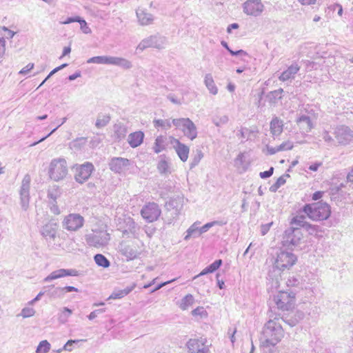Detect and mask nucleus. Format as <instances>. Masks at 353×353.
Returning <instances> with one entry per match:
<instances>
[{
    "mask_svg": "<svg viewBox=\"0 0 353 353\" xmlns=\"http://www.w3.org/2000/svg\"><path fill=\"white\" fill-rule=\"evenodd\" d=\"M281 321L283 319L274 318L269 320L263 327V336L267 345H275L284 336V330L282 327Z\"/></svg>",
    "mask_w": 353,
    "mask_h": 353,
    "instance_id": "nucleus-1",
    "label": "nucleus"
},
{
    "mask_svg": "<svg viewBox=\"0 0 353 353\" xmlns=\"http://www.w3.org/2000/svg\"><path fill=\"white\" fill-rule=\"evenodd\" d=\"M301 212H304L309 219L315 221L326 220L331 214L330 206L322 201L306 204Z\"/></svg>",
    "mask_w": 353,
    "mask_h": 353,
    "instance_id": "nucleus-2",
    "label": "nucleus"
},
{
    "mask_svg": "<svg viewBox=\"0 0 353 353\" xmlns=\"http://www.w3.org/2000/svg\"><path fill=\"white\" fill-rule=\"evenodd\" d=\"M48 177L53 181L60 182L66 179L68 175V165L65 158L52 159L48 168Z\"/></svg>",
    "mask_w": 353,
    "mask_h": 353,
    "instance_id": "nucleus-3",
    "label": "nucleus"
},
{
    "mask_svg": "<svg viewBox=\"0 0 353 353\" xmlns=\"http://www.w3.org/2000/svg\"><path fill=\"white\" fill-rule=\"evenodd\" d=\"M296 261V256L291 251L281 249L274 259V268L279 271L290 270Z\"/></svg>",
    "mask_w": 353,
    "mask_h": 353,
    "instance_id": "nucleus-4",
    "label": "nucleus"
},
{
    "mask_svg": "<svg viewBox=\"0 0 353 353\" xmlns=\"http://www.w3.org/2000/svg\"><path fill=\"white\" fill-rule=\"evenodd\" d=\"M172 123L176 128L182 131L185 137L191 141L197 137L196 126L189 118L174 119H172Z\"/></svg>",
    "mask_w": 353,
    "mask_h": 353,
    "instance_id": "nucleus-5",
    "label": "nucleus"
},
{
    "mask_svg": "<svg viewBox=\"0 0 353 353\" xmlns=\"http://www.w3.org/2000/svg\"><path fill=\"white\" fill-rule=\"evenodd\" d=\"M274 301L278 309L283 311H289L294 307L295 294L293 292L279 290L274 295Z\"/></svg>",
    "mask_w": 353,
    "mask_h": 353,
    "instance_id": "nucleus-6",
    "label": "nucleus"
},
{
    "mask_svg": "<svg viewBox=\"0 0 353 353\" xmlns=\"http://www.w3.org/2000/svg\"><path fill=\"white\" fill-rule=\"evenodd\" d=\"M85 241L90 246L101 248L105 246L110 238V234L103 230H92L85 236Z\"/></svg>",
    "mask_w": 353,
    "mask_h": 353,
    "instance_id": "nucleus-7",
    "label": "nucleus"
},
{
    "mask_svg": "<svg viewBox=\"0 0 353 353\" xmlns=\"http://www.w3.org/2000/svg\"><path fill=\"white\" fill-rule=\"evenodd\" d=\"M303 234L300 229L290 227L285 231L283 244L288 248L299 247L302 242Z\"/></svg>",
    "mask_w": 353,
    "mask_h": 353,
    "instance_id": "nucleus-8",
    "label": "nucleus"
},
{
    "mask_svg": "<svg viewBox=\"0 0 353 353\" xmlns=\"http://www.w3.org/2000/svg\"><path fill=\"white\" fill-rule=\"evenodd\" d=\"M165 37L158 34L152 35L141 40L137 47V50L142 52L148 48L162 49L165 47Z\"/></svg>",
    "mask_w": 353,
    "mask_h": 353,
    "instance_id": "nucleus-9",
    "label": "nucleus"
},
{
    "mask_svg": "<svg viewBox=\"0 0 353 353\" xmlns=\"http://www.w3.org/2000/svg\"><path fill=\"white\" fill-rule=\"evenodd\" d=\"M62 223L66 230L74 232L83 227L84 218L79 214H69L65 216Z\"/></svg>",
    "mask_w": 353,
    "mask_h": 353,
    "instance_id": "nucleus-10",
    "label": "nucleus"
},
{
    "mask_svg": "<svg viewBox=\"0 0 353 353\" xmlns=\"http://www.w3.org/2000/svg\"><path fill=\"white\" fill-rule=\"evenodd\" d=\"M265 6L261 0H247L243 4V12L252 17H259L264 11Z\"/></svg>",
    "mask_w": 353,
    "mask_h": 353,
    "instance_id": "nucleus-11",
    "label": "nucleus"
},
{
    "mask_svg": "<svg viewBox=\"0 0 353 353\" xmlns=\"http://www.w3.org/2000/svg\"><path fill=\"white\" fill-rule=\"evenodd\" d=\"M141 216L148 222L156 221L161 215V210L155 203H149L143 207L141 211Z\"/></svg>",
    "mask_w": 353,
    "mask_h": 353,
    "instance_id": "nucleus-12",
    "label": "nucleus"
},
{
    "mask_svg": "<svg viewBox=\"0 0 353 353\" xmlns=\"http://www.w3.org/2000/svg\"><path fill=\"white\" fill-rule=\"evenodd\" d=\"M79 272L76 269H58L52 271L43 279V282L49 283L54 280L62 279L66 276H78Z\"/></svg>",
    "mask_w": 353,
    "mask_h": 353,
    "instance_id": "nucleus-13",
    "label": "nucleus"
},
{
    "mask_svg": "<svg viewBox=\"0 0 353 353\" xmlns=\"http://www.w3.org/2000/svg\"><path fill=\"white\" fill-rule=\"evenodd\" d=\"M119 252L128 260H133L138 257L140 251L133 243L122 241L119 245Z\"/></svg>",
    "mask_w": 353,
    "mask_h": 353,
    "instance_id": "nucleus-14",
    "label": "nucleus"
},
{
    "mask_svg": "<svg viewBox=\"0 0 353 353\" xmlns=\"http://www.w3.org/2000/svg\"><path fill=\"white\" fill-rule=\"evenodd\" d=\"M30 178L29 175H26L22 181L20 189V199L21 208L23 210H27L30 201Z\"/></svg>",
    "mask_w": 353,
    "mask_h": 353,
    "instance_id": "nucleus-15",
    "label": "nucleus"
},
{
    "mask_svg": "<svg viewBox=\"0 0 353 353\" xmlns=\"http://www.w3.org/2000/svg\"><path fill=\"white\" fill-rule=\"evenodd\" d=\"M335 137L340 144H349L353 141V131L347 126L341 125L335 130Z\"/></svg>",
    "mask_w": 353,
    "mask_h": 353,
    "instance_id": "nucleus-16",
    "label": "nucleus"
},
{
    "mask_svg": "<svg viewBox=\"0 0 353 353\" xmlns=\"http://www.w3.org/2000/svg\"><path fill=\"white\" fill-rule=\"evenodd\" d=\"M130 165V161L125 158L122 157H114L110 159L109 162L110 169L118 174L124 173L128 170Z\"/></svg>",
    "mask_w": 353,
    "mask_h": 353,
    "instance_id": "nucleus-17",
    "label": "nucleus"
},
{
    "mask_svg": "<svg viewBox=\"0 0 353 353\" xmlns=\"http://www.w3.org/2000/svg\"><path fill=\"white\" fill-rule=\"evenodd\" d=\"M94 170V165L89 162L81 165L77 168L74 179L77 182L83 183L86 181L90 176Z\"/></svg>",
    "mask_w": 353,
    "mask_h": 353,
    "instance_id": "nucleus-18",
    "label": "nucleus"
},
{
    "mask_svg": "<svg viewBox=\"0 0 353 353\" xmlns=\"http://www.w3.org/2000/svg\"><path fill=\"white\" fill-rule=\"evenodd\" d=\"M170 143L173 145V148L179 159L183 162H185L188 159L190 152L189 147L184 143H181L179 139L172 137H170Z\"/></svg>",
    "mask_w": 353,
    "mask_h": 353,
    "instance_id": "nucleus-19",
    "label": "nucleus"
},
{
    "mask_svg": "<svg viewBox=\"0 0 353 353\" xmlns=\"http://www.w3.org/2000/svg\"><path fill=\"white\" fill-rule=\"evenodd\" d=\"M57 230L58 226L56 223H48L42 227L41 233L47 241L51 243L52 241H56Z\"/></svg>",
    "mask_w": 353,
    "mask_h": 353,
    "instance_id": "nucleus-20",
    "label": "nucleus"
},
{
    "mask_svg": "<svg viewBox=\"0 0 353 353\" xmlns=\"http://www.w3.org/2000/svg\"><path fill=\"white\" fill-rule=\"evenodd\" d=\"M299 130L303 133H307L314 128L311 118L306 114L300 115L296 120Z\"/></svg>",
    "mask_w": 353,
    "mask_h": 353,
    "instance_id": "nucleus-21",
    "label": "nucleus"
},
{
    "mask_svg": "<svg viewBox=\"0 0 353 353\" xmlns=\"http://www.w3.org/2000/svg\"><path fill=\"white\" fill-rule=\"evenodd\" d=\"M137 17L138 19V22L141 26H148L153 23L154 17L153 15L148 12L144 9L139 8L136 11Z\"/></svg>",
    "mask_w": 353,
    "mask_h": 353,
    "instance_id": "nucleus-22",
    "label": "nucleus"
},
{
    "mask_svg": "<svg viewBox=\"0 0 353 353\" xmlns=\"http://www.w3.org/2000/svg\"><path fill=\"white\" fill-rule=\"evenodd\" d=\"M205 339H191L187 343L188 348L190 353H199L203 352L205 349Z\"/></svg>",
    "mask_w": 353,
    "mask_h": 353,
    "instance_id": "nucleus-23",
    "label": "nucleus"
},
{
    "mask_svg": "<svg viewBox=\"0 0 353 353\" xmlns=\"http://www.w3.org/2000/svg\"><path fill=\"white\" fill-rule=\"evenodd\" d=\"M144 133L142 131H136L130 133L128 137V143L134 148L139 146L143 141Z\"/></svg>",
    "mask_w": 353,
    "mask_h": 353,
    "instance_id": "nucleus-24",
    "label": "nucleus"
},
{
    "mask_svg": "<svg viewBox=\"0 0 353 353\" xmlns=\"http://www.w3.org/2000/svg\"><path fill=\"white\" fill-rule=\"evenodd\" d=\"M300 67L297 63H293L288 68L287 70L283 71L279 77V80L282 81H288L290 79H294L295 74L299 71Z\"/></svg>",
    "mask_w": 353,
    "mask_h": 353,
    "instance_id": "nucleus-25",
    "label": "nucleus"
},
{
    "mask_svg": "<svg viewBox=\"0 0 353 353\" xmlns=\"http://www.w3.org/2000/svg\"><path fill=\"white\" fill-rule=\"evenodd\" d=\"M110 65L119 66L124 70H130L132 68V63L130 61L119 57L110 56Z\"/></svg>",
    "mask_w": 353,
    "mask_h": 353,
    "instance_id": "nucleus-26",
    "label": "nucleus"
},
{
    "mask_svg": "<svg viewBox=\"0 0 353 353\" xmlns=\"http://www.w3.org/2000/svg\"><path fill=\"white\" fill-rule=\"evenodd\" d=\"M283 129V122L277 117H274L270 122V132L272 136H279Z\"/></svg>",
    "mask_w": 353,
    "mask_h": 353,
    "instance_id": "nucleus-27",
    "label": "nucleus"
},
{
    "mask_svg": "<svg viewBox=\"0 0 353 353\" xmlns=\"http://www.w3.org/2000/svg\"><path fill=\"white\" fill-rule=\"evenodd\" d=\"M157 169L160 174L167 175L171 173L170 163L165 156H160V160L157 165Z\"/></svg>",
    "mask_w": 353,
    "mask_h": 353,
    "instance_id": "nucleus-28",
    "label": "nucleus"
},
{
    "mask_svg": "<svg viewBox=\"0 0 353 353\" xmlns=\"http://www.w3.org/2000/svg\"><path fill=\"white\" fill-rule=\"evenodd\" d=\"M199 222L196 221L194 223L186 232V235L184 236L185 241H188L190 238H197L200 236L201 234L200 233V230L199 225Z\"/></svg>",
    "mask_w": 353,
    "mask_h": 353,
    "instance_id": "nucleus-29",
    "label": "nucleus"
},
{
    "mask_svg": "<svg viewBox=\"0 0 353 353\" xmlns=\"http://www.w3.org/2000/svg\"><path fill=\"white\" fill-rule=\"evenodd\" d=\"M166 140H167L166 137H165L164 136H162V135L158 136L156 138L153 148H152L153 151L156 154H159L165 150Z\"/></svg>",
    "mask_w": 353,
    "mask_h": 353,
    "instance_id": "nucleus-30",
    "label": "nucleus"
},
{
    "mask_svg": "<svg viewBox=\"0 0 353 353\" xmlns=\"http://www.w3.org/2000/svg\"><path fill=\"white\" fill-rule=\"evenodd\" d=\"M204 83L210 94L216 95L218 93V88L211 74H205Z\"/></svg>",
    "mask_w": 353,
    "mask_h": 353,
    "instance_id": "nucleus-31",
    "label": "nucleus"
},
{
    "mask_svg": "<svg viewBox=\"0 0 353 353\" xmlns=\"http://www.w3.org/2000/svg\"><path fill=\"white\" fill-rule=\"evenodd\" d=\"M135 285H133L130 287H126L123 290H115L111 295L109 296L110 299H121L126 295H128L130 292L132 291V290L134 288Z\"/></svg>",
    "mask_w": 353,
    "mask_h": 353,
    "instance_id": "nucleus-32",
    "label": "nucleus"
},
{
    "mask_svg": "<svg viewBox=\"0 0 353 353\" xmlns=\"http://www.w3.org/2000/svg\"><path fill=\"white\" fill-rule=\"evenodd\" d=\"M194 301L193 295L188 294L181 299L178 305L181 310H186L194 304Z\"/></svg>",
    "mask_w": 353,
    "mask_h": 353,
    "instance_id": "nucleus-33",
    "label": "nucleus"
},
{
    "mask_svg": "<svg viewBox=\"0 0 353 353\" xmlns=\"http://www.w3.org/2000/svg\"><path fill=\"white\" fill-rule=\"evenodd\" d=\"M114 132L115 137L119 140L123 139L128 133V128L121 123L115 124L114 125Z\"/></svg>",
    "mask_w": 353,
    "mask_h": 353,
    "instance_id": "nucleus-34",
    "label": "nucleus"
},
{
    "mask_svg": "<svg viewBox=\"0 0 353 353\" xmlns=\"http://www.w3.org/2000/svg\"><path fill=\"white\" fill-rule=\"evenodd\" d=\"M308 223L305 221V216L303 214H297L290 221L291 227L300 229V228H305Z\"/></svg>",
    "mask_w": 353,
    "mask_h": 353,
    "instance_id": "nucleus-35",
    "label": "nucleus"
},
{
    "mask_svg": "<svg viewBox=\"0 0 353 353\" xmlns=\"http://www.w3.org/2000/svg\"><path fill=\"white\" fill-rule=\"evenodd\" d=\"M86 143L87 138L79 137L70 142L69 147L74 151H79L86 145Z\"/></svg>",
    "mask_w": 353,
    "mask_h": 353,
    "instance_id": "nucleus-36",
    "label": "nucleus"
},
{
    "mask_svg": "<svg viewBox=\"0 0 353 353\" xmlns=\"http://www.w3.org/2000/svg\"><path fill=\"white\" fill-rule=\"evenodd\" d=\"M110 121V117L107 114H99L95 122L97 128L100 129L106 126Z\"/></svg>",
    "mask_w": 353,
    "mask_h": 353,
    "instance_id": "nucleus-37",
    "label": "nucleus"
},
{
    "mask_svg": "<svg viewBox=\"0 0 353 353\" xmlns=\"http://www.w3.org/2000/svg\"><path fill=\"white\" fill-rule=\"evenodd\" d=\"M110 56H97L87 60L88 63L107 64L110 65Z\"/></svg>",
    "mask_w": 353,
    "mask_h": 353,
    "instance_id": "nucleus-38",
    "label": "nucleus"
},
{
    "mask_svg": "<svg viewBox=\"0 0 353 353\" xmlns=\"http://www.w3.org/2000/svg\"><path fill=\"white\" fill-rule=\"evenodd\" d=\"M61 192L57 185L50 187L48 190V198L50 201H55L61 196Z\"/></svg>",
    "mask_w": 353,
    "mask_h": 353,
    "instance_id": "nucleus-39",
    "label": "nucleus"
},
{
    "mask_svg": "<svg viewBox=\"0 0 353 353\" xmlns=\"http://www.w3.org/2000/svg\"><path fill=\"white\" fill-rule=\"evenodd\" d=\"M228 121L229 118L227 115L215 114L212 117V121L216 127H222L225 125Z\"/></svg>",
    "mask_w": 353,
    "mask_h": 353,
    "instance_id": "nucleus-40",
    "label": "nucleus"
},
{
    "mask_svg": "<svg viewBox=\"0 0 353 353\" xmlns=\"http://www.w3.org/2000/svg\"><path fill=\"white\" fill-rule=\"evenodd\" d=\"M245 157L243 153H239L234 159V166L239 170L245 172L248 165L244 163Z\"/></svg>",
    "mask_w": 353,
    "mask_h": 353,
    "instance_id": "nucleus-41",
    "label": "nucleus"
},
{
    "mask_svg": "<svg viewBox=\"0 0 353 353\" xmlns=\"http://www.w3.org/2000/svg\"><path fill=\"white\" fill-rule=\"evenodd\" d=\"M94 260L96 263V264L100 267L103 268H108L110 265V263L109 260L103 254H97L94 256Z\"/></svg>",
    "mask_w": 353,
    "mask_h": 353,
    "instance_id": "nucleus-42",
    "label": "nucleus"
},
{
    "mask_svg": "<svg viewBox=\"0 0 353 353\" xmlns=\"http://www.w3.org/2000/svg\"><path fill=\"white\" fill-rule=\"evenodd\" d=\"M165 205L168 210L176 209L177 210L178 208L183 205V198L177 197L176 199H170L166 202Z\"/></svg>",
    "mask_w": 353,
    "mask_h": 353,
    "instance_id": "nucleus-43",
    "label": "nucleus"
},
{
    "mask_svg": "<svg viewBox=\"0 0 353 353\" xmlns=\"http://www.w3.org/2000/svg\"><path fill=\"white\" fill-rule=\"evenodd\" d=\"M154 125L156 128L161 127L164 130L170 129L172 127V121L169 119H155L153 121Z\"/></svg>",
    "mask_w": 353,
    "mask_h": 353,
    "instance_id": "nucleus-44",
    "label": "nucleus"
},
{
    "mask_svg": "<svg viewBox=\"0 0 353 353\" xmlns=\"http://www.w3.org/2000/svg\"><path fill=\"white\" fill-rule=\"evenodd\" d=\"M191 314L193 316H199L201 319H205L208 315L206 310L202 306H199L194 309L191 312Z\"/></svg>",
    "mask_w": 353,
    "mask_h": 353,
    "instance_id": "nucleus-45",
    "label": "nucleus"
},
{
    "mask_svg": "<svg viewBox=\"0 0 353 353\" xmlns=\"http://www.w3.org/2000/svg\"><path fill=\"white\" fill-rule=\"evenodd\" d=\"M72 312L68 307H63L59 315V320L62 323L67 322L68 317L72 314Z\"/></svg>",
    "mask_w": 353,
    "mask_h": 353,
    "instance_id": "nucleus-46",
    "label": "nucleus"
},
{
    "mask_svg": "<svg viewBox=\"0 0 353 353\" xmlns=\"http://www.w3.org/2000/svg\"><path fill=\"white\" fill-rule=\"evenodd\" d=\"M203 157V154L200 150H197L196 154L193 157L191 163L190 164V169H192L195 166H196L202 158Z\"/></svg>",
    "mask_w": 353,
    "mask_h": 353,
    "instance_id": "nucleus-47",
    "label": "nucleus"
},
{
    "mask_svg": "<svg viewBox=\"0 0 353 353\" xmlns=\"http://www.w3.org/2000/svg\"><path fill=\"white\" fill-rule=\"evenodd\" d=\"M30 306V305L23 307L21 310V312L19 315L21 316L23 318H29L33 316L35 314L36 311L33 307Z\"/></svg>",
    "mask_w": 353,
    "mask_h": 353,
    "instance_id": "nucleus-48",
    "label": "nucleus"
},
{
    "mask_svg": "<svg viewBox=\"0 0 353 353\" xmlns=\"http://www.w3.org/2000/svg\"><path fill=\"white\" fill-rule=\"evenodd\" d=\"M50 349V344L46 340H44L39 343L37 348V353H47Z\"/></svg>",
    "mask_w": 353,
    "mask_h": 353,
    "instance_id": "nucleus-49",
    "label": "nucleus"
},
{
    "mask_svg": "<svg viewBox=\"0 0 353 353\" xmlns=\"http://www.w3.org/2000/svg\"><path fill=\"white\" fill-rule=\"evenodd\" d=\"M301 283V278L299 276H290L286 281L288 287H297Z\"/></svg>",
    "mask_w": 353,
    "mask_h": 353,
    "instance_id": "nucleus-50",
    "label": "nucleus"
},
{
    "mask_svg": "<svg viewBox=\"0 0 353 353\" xmlns=\"http://www.w3.org/2000/svg\"><path fill=\"white\" fill-rule=\"evenodd\" d=\"M285 183V179L283 176L279 177L276 181L270 186V190L272 192H275L281 185Z\"/></svg>",
    "mask_w": 353,
    "mask_h": 353,
    "instance_id": "nucleus-51",
    "label": "nucleus"
},
{
    "mask_svg": "<svg viewBox=\"0 0 353 353\" xmlns=\"http://www.w3.org/2000/svg\"><path fill=\"white\" fill-rule=\"evenodd\" d=\"M283 92V90L281 88L270 92L268 94V97L272 102L275 103L276 100L281 99Z\"/></svg>",
    "mask_w": 353,
    "mask_h": 353,
    "instance_id": "nucleus-52",
    "label": "nucleus"
},
{
    "mask_svg": "<svg viewBox=\"0 0 353 353\" xmlns=\"http://www.w3.org/2000/svg\"><path fill=\"white\" fill-rule=\"evenodd\" d=\"M81 340H69L67 343L63 345L61 349L57 350V352L60 353L63 350L71 352L72 350V345L76 344L81 341Z\"/></svg>",
    "mask_w": 353,
    "mask_h": 353,
    "instance_id": "nucleus-53",
    "label": "nucleus"
},
{
    "mask_svg": "<svg viewBox=\"0 0 353 353\" xmlns=\"http://www.w3.org/2000/svg\"><path fill=\"white\" fill-rule=\"evenodd\" d=\"M64 296L63 287H57L50 294V296L53 299L62 298Z\"/></svg>",
    "mask_w": 353,
    "mask_h": 353,
    "instance_id": "nucleus-54",
    "label": "nucleus"
},
{
    "mask_svg": "<svg viewBox=\"0 0 353 353\" xmlns=\"http://www.w3.org/2000/svg\"><path fill=\"white\" fill-rule=\"evenodd\" d=\"M78 23H79L81 30L84 34H90L92 32L90 28L88 26L87 22L84 19L79 17Z\"/></svg>",
    "mask_w": 353,
    "mask_h": 353,
    "instance_id": "nucleus-55",
    "label": "nucleus"
},
{
    "mask_svg": "<svg viewBox=\"0 0 353 353\" xmlns=\"http://www.w3.org/2000/svg\"><path fill=\"white\" fill-rule=\"evenodd\" d=\"M62 120V123H61L59 125H58L55 128H54L47 136H46L45 137L41 139L39 141H37V142H34V143H32L31 145H36L37 143L44 141L46 138H48V137H50L52 133H54L61 125H63L67 120L66 117H63L61 119Z\"/></svg>",
    "mask_w": 353,
    "mask_h": 353,
    "instance_id": "nucleus-56",
    "label": "nucleus"
},
{
    "mask_svg": "<svg viewBox=\"0 0 353 353\" xmlns=\"http://www.w3.org/2000/svg\"><path fill=\"white\" fill-rule=\"evenodd\" d=\"M293 143L290 141L283 142L278 146L279 151L288 150L293 148Z\"/></svg>",
    "mask_w": 353,
    "mask_h": 353,
    "instance_id": "nucleus-57",
    "label": "nucleus"
},
{
    "mask_svg": "<svg viewBox=\"0 0 353 353\" xmlns=\"http://www.w3.org/2000/svg\"><path fill=\"white\" fill-rule=\"evenodd\" d=\"M50 208L51 212L54 214L58 215L61 213L59 206L57 204V201H49Z\"/></svg>",
    "mask_w": 353,
    "mask_h": 353,
    "instance_id": "nucleus-58",
    "label": "nucleus"
},
{
    "mask_svg": "<svg viewBox=\"0 0 353 353\" xmlns=\"http://www.w3.org/2000/svg\"><path fill=\"white\" fill-rule=\"evenodd\" d=\"M321 137H322L323 139L324 140V141L327 143H331L334 141L333 138L330 134L329 132L326 130H324L322 132Z\"/></svg>",
    "mask_w": 353,
    "mask_h": 353,
    "instance_id": "nucleus-59",
    "label": "nucleus"
},
{
    "mask_svg": "<svg viewBox=\"0 0 353 353\" xmlns=\"http://www.w3.org/2000/svg\"><path fill=\"white\" fill-rule=\"evenodd\" d=\"M221 265H222V260L221 259H218V260H216L215 261H214L210 265H208V268L210 270H212V271L214 272L216 270H218Z\"/></svg>",
    "mask_w": 353,
    "mask_h": 353,
    "instance_id": "nucleus-60",
    "label": "nucleus"
},
{
    "mask_svg": "<svg viewBox=\"0 0 353 353\" xmlns=\"http://www.w3.org/2000/svg\"><path fill=\"white\" fill-rule=\"evenodd\" d=\"M105 312V309L104 308L95 310L88 316V318L89 320H93L97 316L98 314L103 313Z\"/></svg>",
    "mask_w": 353,
    "mask_h": 353,
    "instance_id": "nucleus-61",
    "label": "nucleus"
},
{
    "mask_svg": "<svg viewBox=\"0 0 353 353\" xmlns=\"http://www.w3.org/2000/svg\"><path fill=\"white\" fill-rule=\"evenodd\" d=\"M273 225V222H270L266 224L261 225V235H265L268 231L270 230L271 226Z\"/></svg>",
    "mask_w": 353,
    "mask_h": 353,
    "instance_id": "nucleus-62",
    "label": "nucleus"
},
{
    "mask_svg": "<svg viewBox=\"0 0 353 353\" xmlns=\"http://www.w3.org/2000/svg\"><path fill=\"white\" fill-rule=\"evenodd\" d=\"M34 68V63H28L26 67L23 68L20 71V74H27L31 70H32Z\"/></svg>",
    "mask_w": 353,
    "mask_h": 353,
    "instance_id": "nucleus-63",
    "label": "nucleus"
},
{
    "mask_svg": "<svg viewBox=\"0 0 353 353\" xmlns=\"http://www.w3.org/2000/svg\"><path fill=\"white\" fill-rule=\"evenodd\" d=\"M310 234H314L318 232V226L307 223L305 228Z\"/></svg>",
    "mask_w": 353,
    "mask_h": 353,
    "instance_id": "nucleus-64",
    "label": "nucleus"
}]
</instances>
